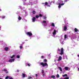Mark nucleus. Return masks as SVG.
I'll use <instances>...</instances> for the list:
<instances>
[{
  "mask_svg": "<svg viewBox=\"0 0 79 79\" xmlns=\"http://www.w3.org/2000/svg\"><path fill=\"white\" fill-rule=\"evenodd\" d=\"M0 79H2L1 78H0Z\"/></svg>",
  "mask_w": 79,
  "mask_h": 79,
  "instance_id": "nucleus-52",
  "label": "nucleus"
},
{
  "mask_svg": "<svg viewBox=\"0 0 79 79\" xmlns=\"http://www.w3.org/2000/svg\"><path fill=\"white\" fill-rule=\"evenodd\" d=\"M35 18L34 17L32 19V22L34 23V22H35Z\"/></svg>",
  "mask_w": 79,
  "mask_h": 79,
  "instance_id": "nucleus-11",
  "label": "nucleus"
},
{
  "mask_svg": "<svg viewBox=\"0 0 79 79\" xmlns=\"http://www.w3.org/2000/svg\"><path fill=\"white\" fill-rule=\"evenodd\" d=\"M68 25H65L63 27L62 31H66L67 30V27Z\"/></svg>",
  "mask_w": 79,
  "mask_h": 79,
  "instance_id": "nucleus-5",
  "label": "nucleus"
},
{
  "mask_svg": "<svg viewBox=\"0 0 79 79\" xmlns=\"http://www.w3.org/2000/svg\"><path fill=\"white\" fill-rule=\"evenodd\" d=\"M37 76H38V75H37V74H35V76H36V77H37Z\"/></svg>",
  "mask_w": 79,
  "mask_h": 79,
  "instance_id": "nucleus-43",
  "label": "nucleus"
},
{
  "mask_svg": "<svg viewBox=\"0 0 79 79\" xmlns=\"http://www.w3.org/2000/svg\"><path fill=\"white\" fill-rule=\"evenodd\" d=\"M52 26L53 27H55V24L53 23H52Z\"/></svg>",
  "mask_w": 79,
  "mask_h": 79,
  "instance_id": "nucleus-18",
  "label": "nucleus"
},
{
  "mask_svg": "<svg viewBox=\"0 0 79 79\" xmlns=\"http://www.w3.org/2000/svg\"><path fill=\"white\" fill-rule=\"evenodd\" d=\"M57 51L58 53H59L60 52V54L61 55H63V54H64V52H63V51H64V50L63 49V48H62L61 50H60V49L59 48H58Z\"/></svg>",
  "mask_w": 79,
  "mask_h": 79,
  "instance_id": "nucleus-3",
  "label": "nucleus"
},
{
  "mask_svg": "<svg viewBox=\"0 0 79 79\" xmlns=\"http://www.w3.org/2000/svg\"><path fill=\"white\" fill-rule=\"evenodd\" d=\"M45 5H47V6H50V5H48V2H45L44 3Z\"/></svg>",
  "mask_w": 79,
  "mask_h": 79,
  "instance_id": "nucleus-14",
  "label": "nucleus"
},
{
  "mask_svg": "<svg viewBox=\"0 0 79 79\" xmlns=\"http://www.w3.org/2000/svg\"><path fill=\"white\" fill-rule=\"evenodd\" d=\"M15 55H13L11 56H10V58L12 59H9L8 62H10L11 63H12V62H14L15 60ZM13 58V59H12Z\"/></svg>",
  "mask_w": 79,
  "mask_h": 79,
  "instance_id": "nucleus-2",
  "label": "nucleus"
},
{
  "mask_svg": "<svg viewBox=\"0 0 79 79\" xmlns=\"http://www.w3.org/2000/svg\"><path fill=\"white\" fill-rule=\"evenodd\" d=\"M26 74H24V73H23L22 74V77H25V76Z\"/></svg>",
  "mask_w": 79,
  "mask_h": 79,
  "instance_id": "nucleus-19",
  "label": "nucleus"
},
{
  "mask_svg": "<svg viewBox=\"0 0 79 79\" xmlns=\"http://www.w3.org/2000/svg\"><path fill=\"white\" fill-rule=\"evenodd\" d=\"M53 3H55V1H53Z\"/></svg>",
  "mask_w": 79,
  "mask_h": 79,
  "instance_id": "nucleus-45",
  "label": "nucleus"
},
{
  "mask_svg": "<svg viewBox=\"0 0 79 79\" xmlns=\"http://www.w3.org/2000/svg\"><path fill=\"white\" fill-rule=\"evenodd\" d=\"M9 79H13V78L11 77L10 76V77H9Z\"/></svg>",
  "mask_w": 79,
  "mask_h": 79,
  "instance_id": "nucleus-30",
  "label": "nucleus"
},
{
  "mask_svg": "<svg viewBox=\"0 0 79 79\" xmlns=\"http://www.w3.org/2000/svg\"><path fill=\"white\" fill-rule=\"evenodd\" d=\"M26 34L27 35H29L30 37H31V36H32V34L31 32H26Z\"/></svg>",
  "mask_w": 79,
  "mask_h": 79,
  "instance_id": "nucleus-6",
  "label": "nucleus"
},
{
  "mask_svg": "<svg viewBox=\"0 0 79 79\" xmlns=\"http://www.w3.org/2000/svg\"><path fill=\"white\" fill-rule=\"evenodd\" d=\"M44 75H45V74H44V73H43V77H44Z\"/></svg>",
  "mask_w": 79,
  "mask_h": 79,
  "instance_id": "nucleus-41",
  "label": "nucleus"
},
{
  "mask_svg": "<svg viewBox=\"0 0 79 79\" xmlns=\"http://www.w3.org/2000/svg\"><path fill=\"white\" fill-rule=\"evenodd\" d=\"M45 58V57H44V56H42L41 57V58H42V59H43V58Z\"/></svg>",
  "mask_w": 79,
  "mask_h": 79,
  "instance_id": "nucleus-31",
  "label": "nucleus"
},
{
  "mask_svg": "<svg viewBox=\"0 0 79 79\" xmlns=\"http://www.w3.org/2000/svg\"><path fill=\"white\" fill-rule=\"evenodd\" d=\"M58 69L60 70V71H61V72H62V71H63V70H62V68L61 67H59Z\"/></svg>",
  "mask_w": 79,
  "mask_h": 79,
  "instance_id": "nucleus-13",
  "label": "nucleus"
},
{
  "mask_svg": "<svg viewBox=\"0 0 79 79\" xmlns=\"http://www.w3.org/2000/svg\"><path fill=\"white\" fill-rule=\"evenodd\" d=\"M25 0V1H26V0Z\"/></svg>",
  "mask_w": 79,
  "mask_h": 79,
  "instance_id": "nucleus-54",
  "label": "nucleus"
},
{
  "mask_svg": "<svg viewBox=\"0 0 79 79\" xmlns=\"http://www.w3.org/2000/svg\"><path fill=\"white\" fill-rule=\"evenodd\" d=\"M77 34H78V33H77Z\"/></svg>",
  "mask_w": 79,
  "mask_h": 79,
  "instance_id": "nucleus-53",
  "label": "nucleus"
},
{
  "mask_svg": "<svg viewBox=\"0 0 79 79\" xmlns=\"http://www.w3.org/2000/svg\"><path fill=\"white\" fill-rule=\"evenodd\" d=\"M27 65L28 66H30L31 65V64H30L27 63Z\"/></svg>",
  "mask_w": 79,
  "mask_h": 79,
  "instance_id": "nucleus-24",
  "label": "nucleus"
},
{
  "mask_svg": "<svg viewBox=\"0 0 79 79\" xmlns=\"http://www.w3.org/2000/svg\"><path fill=\"white\" fill-rule=\"evenodd\" d=\"M17 72H19V70H17Z\"/></svg>",
  "mask_w": 79,
  "mask_h": 79,
  "instance_id": "nucleus-44",
  "label": "nucleus"
},
{
  "mask_svg": "<svg viewBox=\"0 0 79 79\" xmlns=\"http://www.w3.org/2000/svg\"><path fill=\"white\" fill-rule=\"evenodd\" d=\"M10 76H7V77H6L5 79H9V78H10Z\"/></svg>",
  "mask_w": 79,
  "mask_h": 79,
  "instance_id": "nucleus-20",
  "label": "nucleus"
},
{
  "mask_svg": "<svg viewBox=\"0 0 79 79\" xmlns=\"http://www.w3.org/2000/svg\"><path fill=\"white\" fill-rule=\"evenodd\" d=\"M40 65H42L43 67H45V66H48V64H47V63H40Z\"/></svg>",
  "mask_w": 79,
  "mask_h": 79,
  "instance_id": "nucleus-4",
  "label": "nucleus"
},
{
  "mask_svg": "<svg viewBox=\"0 0 79 79\" xmlns=\"http://www.w3.org/2000/svg\"><path fill=\"white\" fill-rule=\"evenodd\" d=\"M0 28H1V27H0V30H1V29H0Z\"/></svg>",
  "mask_w": 79,
  "mask_h": 79,
  "instance_id": "nucleus-49",
  "label": "nucleus"
},
{
  "mask_svg": "<svg viewBox=\"0 0 79 79\" xmlns=\"http://www.w3.org/2000/svg\"><path fill=\"white\" fill-rule=\"evenodd\" d=\"M68 1H69V0H65L64 2H68Z\"/></svg>",
  "mask_w": 79,
  "mask_h": 79,
  "instance_id": "nucleus-34",
  "label": "nucleus"
},
{
  "mask_svg": "<svg viewBox=\"0 0 79 79\" xmlns=\"http://www.w3.org/2000/svg\"><path fill=\"white\" fill-rule=\"evenodd\" d=\"M64 40H63V38H61L60 39V42L61 44H64V43H63Z\"/></svg>",
  "mask_w": 79,
  "mask_h": 79,
  "instance_id": "nucleus-7",
  "label": "nucleus"
},
{
  "mask_svg": "<svg viewBox=\"0 0 79 79\" xmlns=\"http://www.w3.org/2000/svg\"><path fill=\"white\" fill-rule=\"evenodd\" d=\"M44 61H45V62H46V61H47V60H46V59H44Z\"/></svg>",
  "mask_w": 79,
  "mask_h": 79,
  "instance_id": "nucleus-37",
  "label": "nucleus"
},
{
  "mask_svg": "<svg viewBox=\"0 0 79 79\" xmlns=\"http://www.w3.org/2000/svg\"><path fill=\"white\" fill-rule=\"evenodd\" d=\"M47 18V17L45 16H43V19H45Z\"/></svg>",
  "mask_w": 79,
  "mask_h": 79,
  "instance_id": "nucleus-28",
  "label": "nucleus"
},
{
  "mask_svg": "<svg viewBox=\"0 0 79 79\" xmlns=\"http://www.w3.org/2000/svg\"><path fill=\"white\" fill-rule=\"evenodd\" d=\"M74 31H75L76 32H78V31H79V30H78V29H77L76 28H75L74 29Z\"/></svg>",
  "mask_w": 79,
  "mask_h": 79,
  "instance_id": "nucleus-15",
  "label": "nucleus"
},
{
  "mask_svg": "<svg viewBox=\"0 0 79 79\" xmlns=\"http://www.w3.org/2000/svg\"><path fill=\"white\" fill-rule=\"evenodd\" d=\"M56 30H54L53 32V35H52L53 37H55V35L56 34Z\"/></svg>",
  "mask_w": 79,
  "mask_h": 79,
  "instance_id": "nucleus-8",
  "label": "nucleus"
},
{
  "mask_svg": "<svg viewBox=\"0 0 79 79\" xmlns=\"http://www.w3.org/2000/svg\"><path fill=\"white\" fill-rule=\"evenodd\" d=\"M0 11H2V10L0 9Z\"/></svg>",
  "mask_w": 79,
  "mask_h": 79,
  "instance_id": "nucleus-46",
  "label": "nucleus"
},
{
  "mask_svg": "<svg viewBox=\"0 0 79 79\" xmlns=\"http://www.w3.org/2000/svg\"><path fill=\"white\" fill-rule=\"evenodd\" d=\"M65 24H66V22H65Z\"/></svg>",
  "mask_w": 79,
  "mask_h": 79,
  "instance_id": "nucleus-51",
  "label": "nucleus"
},
{
  "mask_svg": "<svg viewBox=\"0 0 79 79\" xmlns=\"http://www.w3.org/2000/svg\"><path fill=\"white\" fill-rule=\"evenodd\" d=\"M64 69L65 70H66V71H68V70H70V68L67 67H65L64 68Z\"/></svg>",
  "mask_w": 79,
  "mask_h": 79,
  "instance_id": "nucleus-9",
  "label": "nucleus"
},
{
  "mask_svg": "<svg viewBox=\"0 0 79 79\" xmlns=\"http://www.w3.org/2000/svg\"><path fill=\"white\" fill-rule=\"evenodd\" d=\"M56 77H57V78L60 77V75H59V74H57V75Z\"/></svg>",
  "mask_w": 79,
  "mask_h": 79,
  "instance_id": "nucleus-27",
  "label": "nucleus"
},
{
  "mask_svg": "<svg viewBox=\"0 0 79 79\" xmlns=\"http://www.w3.org/2000/svg\"><path fill=\"white\" fill-rule=\"evenodd\" d=\"M33 14H35V11L34 10L33 11Z\"/></svg>",
  "mask_w": 79,
  "mask_h": 79,
  "instance_id": "nucleus-33",
  "label": "nucleus"
},
{
  "mask_svg": "<svg viewBox=\"0 0 79 79\" xmlns=\"http://www.w3.org/2000/svg\"><path fill=\"white\" fill-rule=\"evenodd\" d=\"M39 16L40 17H42V14H40L39 15Z\"/></svg>",
  "mask_w": 79,
  "mask_h": 79,
  "instance_id": "nucleus-25",
  "label": "nucleus"
},
{
  "mask_svg": "<svg viewBox=\"0 0 79 79\" xmlns=\"http://www.w3.org/2000/svg\"><path fill=\"white\" fill-rule=\"evenodd\" d=\"M21 19H22V18H21V17L20 16H19V17L18 18L19 21H20V20H21Z\"/></svg>",
  "mask_w": 79,
  "mask_h": 79,
  "instance_id": "nucleus-16",
  "label": "nucleus"
},
{
  "mask_svg": "<svg viewBox=\"0 0 79 79\" xmlns=\"http://www.w3.org/2000/svg\"><path fill=\"white\" fill-rule=\"evenodd\" d=\"M3 71H5V72L6 71V70L5 69H4L3 70Z\"/></svg>",
  "mask_w": 79,
  "mask_h": 79,
  "instance_id": "nucleus-36",
  "label": "nucleus"
},
{
  "mask_svg": "<svg viewBox=\"0 0 79 79\" xmlns=\"http://www.w3.org/2000/svg\"><path fill=\"white\" fill-rule=\"evenodd\" d=\"M64 40H66L68 38V36L66 35H65L64 36Z\"/></svg>",
  "mask_w": 79,
  "mask_h": 79,
  "instance_id": "nucleus-12",
  "label": "nucleus"
},
{
  "mask_svg": "<svg viewBox=\"0 0 79 79\" xmlns=\"http://www.w3.org/2000/svg\"><path fill=\"white\" fill-rule=\"evenodd\" d=\"M6 73H8V71L6 70Z\"/></svg>",
  "mask_w": 79,
  "mask_h": 79,
  "instance_id": "nucleus-40",
  "label": "nucleus"
},
{
  "mask_svg": "<svg viewBox=\"0 0 79 79\" xmlns=\"http://www.w3.org/2000/svg\"><path fill=\"white\" fill-rule=\"evenodd\" d=\"M53 3V1H52V2H51L50 3Z\"/></svg>",
  "mask_w": 79,
  "mask_h": 79,
  "instance_id": "nucleus-48",
  "label": "nucleus"
},
{
  "mask_svg": "<svg viewBox=\"0 0 79 79\" xmlns=\"http://www.w3.org/2000/svg\"><path fill=\"white\" fill-rule=\"evenodd\" d=\"M39 16L38 15H37L36 16V18H39Z\"/></svg>",
  "mask_w": 79,
  "mask_h": 79,
  "instance_id": "nucleus-35",
  "label": "nucleus"
},
{
  "mask_svg": "<svg viewBox=\"0 0 79 79\" xmlns=\"http://www.w3.org/2000/svg\"><path fill=\"white\" fill-rule=\"evenodd\" d=\"M21 8V6H19V8Z\"/></svg>",
  "mask_w": 79,
  "mask_h": 79,
  "instance_id": "nucleus-42",
  "label": "nucleus"
},
{
  "mask_svg": "<svg viewBox=\"0 0 79 79\" xmlns=\"http://www.w3.org/2000/svg\"><path fill=\"white\" fill-rule=\"evenodd\" d=\"M78 70H79V68H78Z\"/></svg>",
  "mask_w": 79,
  "mask_h": 79,
  "instance_id": "nucleus-50",
  "label": "nucleus"
},
{
  "mask_svg": "<svg viewBox=\"0 0 79 79\" xmlns=\"http://www.w3.org/2000/svg\"><path fill=\"white\" fill-rule=\"evenodd\" d=\"M63 1L61 0H58V2H56V5H58V8L59 9H60L61 6H63L65 3H62Z\"/></svg>",
  "mask_w": 79,
  "mask_h": 79,
  "instance_id": "nucleus-1",
  "label": "nucleus"
},
{
  "mask_svg": "<svg viewBox=\"0 0 79 79\" xmlns=\"http://www.w3.org/2000/svg\"><path fill=\"white\" fill-rule=\"evenodd\" d=\"M47 26V25H44V26Z\"/></svg>",
  "mask_w": 79,
  "mask_h": 79,
  "instance_id": "nucleus-47",
  "label": "nucleus"
},
{
  "mask_svg": "<svg viewBox=\"0 0 79 79\" xmlns=\"http://www.w3.org/2000/svg\"><path fill=\"white\" fill-rule=\"evenodd\" d=\"M20 49H22V48H23V46H20Z\"/></svg>",
  "mask_w": 79,
  "mask_h": 79,
  "instance_id": "nucleus-32",
  "label": "nucleus"
},
{
  "mask_svg": "<svg viewBox=\"0 0 79 79\" xmlns=\"http://www.w3.org/2000/svg\"><path fill=\"white\" fill-rule=\"evenodd\" d=\"M43 23H45L47 24V22L45 21H44L42 22Z\"/></svg>",
  "mask_w": 79,
  "mask_h": 79,
  "instance_id": "nucleus-21",
  "label": "nucleus"
},
{
  "mask_svg": "<svg viewBox=\"0 0 79 79\" xmlns=\"http://www.w3.org/2000/svg\"><path fill=\"white\" fill-rule=\"evenodd\" d=\"M17 58H20V56L19 55H17Z\"/></svg>",
  "mask_w": 79,
  "mask_h": 79,
  "instance_id": "nucleus-26",
  "label": "nucleus"
},
{
  "mask_svg": "<svg viewBox=\"0 0 79 79\" xmlns=\"http://www.w3.org/2000/svg\"><path fill=\"white\" fill-rule=\"evenodd\" d=\"M5 16H2V19H4V18H5Z\"/></svg>",
  "mask_w": 79,
  "mask_h": 79,
  "instance_id": "nucleus-29",
  "label": "nucleus"
},
{
  "mask_svg": "<svg viewBox=\"0 0 79 79\" xmlns=\"http://www.w3.org/2000/svg\"><path fill=\"white\" fill-rule=\"evenodd\" d=\"M9 48L8 47H6L4 48L5 50H6V51H7L9 49Z\"/></svg>",
  "mask_w": 79,
  "mask_h": 79,
  "instance_id": "nucleus-17",
  "label": "nucleus"
},
{
  "mask_svg": "<svg viewBox=\"0 0 79 79\" xmlns=\"http://www.w3.org/2000/svg\"><path fill=\"white\" fill-rule=\"evenodd\" d=\"M62 59V57H61V56H59L58 59V61H60V60H61Z\"/></svg>",
  "mask_w": 79,
  "mask_h": 79,
  "instance_id": "nucleus-10",
  "label": "nucleus"
},
{
  "mask_svg": "<svg viewBox=\"0 0 79 79\" xmlns=\"http://www.w3.org/2000/svg\"><path fill=\"white\" fill-rule=\"evenodd\" d=\"M42 74H43V73H44V70H42Z\"/></svg>",
  "mask_w": 79,
  "mask_h": 79,
  "instance_id": "nucleus-38",
  "label": "nucleus"
},
{
  "mask_svg": "<svg viewBox=\"0 0 79 79\" xmlns=\"http://www.w3.org/2000/svg\"><path fill=\"white\" fill-rule=\"evenodd\" d=\"M67 76H68V75L66 74H65L64 75H63V77H67Z\"/></svg>",
  "mask_w": 79,
  "mask_h": 79,
  "instance_id": "nucleus-23",
  "label": "nucleus"
},
{
  "mask_svg": "<svg viewBox=\"0 0 79 79\" xmlns=\"http://www.w3.org/2000/svg\"><path fill=\"white\" fill-rule=\"evenodd\" d=\"M32 78V77H28V79H31Z\"/></svg>",
  "mask_w": 79,
  "mask_h": 79,
  "instance_id": "nucleus-39",
  "label": "nucleus"
},
{
  "mask_svg": "<svg viewBox=\"0 0 79 79\" xmlns=\"http://www.w3.org/2000/svg\"><path fill=\"white\" fill-rule=\"evenodd\" d=\"M51 77L52 78H53V79H55V76L52 75L51 76Z\"/></svg>",
  "mask_w": 79,
  "mask_h": 79,
  "instance_id": "nucleus-22",
  "label": "nucleus"
}]
</instances>
